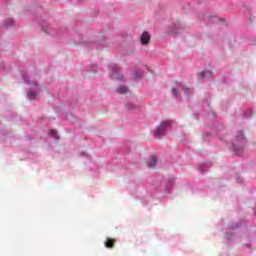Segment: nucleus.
I'll return each instance as SVG.
<instances>
[{
	"label": "nucleus",
	"mask_w": 256,
	"mask_h": 256,
	"mask_svg": "<svg viewBox=\"0 0 256 256\" xmlns=\"http://www.w3.org/2000/svg\"><path fill=\"white\" fill-rule=\"evenodd\" d=\"M171 125V121H165V122H161L156 130L154 131V135L155 137H163V135H165V132L167 131V127H169Z\"/></svg>",
	"instance_id": "nucleus-1"
},
{
	"label": "nucleus",
	"mask_w": 256,
	"mask_h": 256,
	"mask_svg": "<svg viewBox=\"0 0 256 256\" xmlns=\"http://www.w3.org/2000/svg\"><path fill=\"white\" fill-rule=\"evenodd\" d=\"M140 41L142 45H149V42L151 41V35H149L147 32H143L140 37Z\"/></svg>",
	"instance_id": "nucleus-2"
},
{
	"label": "nucleus",
	"mask_w": 256,
	"mask_h": 256,
	"mask_svg": "<svg viewBox=\"0 0 256 256\" xmlns=\"http://www.w3.org/2000/svg\"><path fill=\"white\" fill-rule=\"evenodd\" d=\"M115 243H117L116 239L107 238L104 245L107 249H113V247H115Z\"/></svg>",
	"instance_id": "nucleus-3"
},
{
	"label": "nucleus",
	"mask_w": 256,
	"mask_h": 256,
	"mask_svg": "<svg viewBox=\"0 0 256 256\" xmlns=\"http://www.w3.org/2000/svg\"><path fill=\"white\" fill-rule=\"evenodd\" d=\"M109 69L112 72V79H123V75H117V68H115L114 66H110Z\"/></svg>",
	"instance_id": "nucleus-4"
},
{
	"label": "nucleus",
	"mask_w": 256,
	"mask_h": 256,
	"mask_svg": "<svg viewBox=\"0 0 256 256\" xmlns=\"http://www.w3.org/2000/svg\"><path fill=\"white\" fill-rule=\"evenodd\" d=\"M129 89L126 86H120L117 89V92L120 93V95H125Z\"/></svg>",
	"instance_id": "nucleus-5"
},
{
	"label": "nucleus",
	"mask_w": 256,
	"mask_h": 256,
	"mask_svg": "<svg viewBox=\"0 0 256 256\" xmlns=\"http://www.w3.org/2000/svg\"><path fill=\"white\" fill-rule=\"evenodd\" d=\"M155 165H157V158L152 156L149 161V167H155Z\"/></svg>",
	"instance_id": "nucleus-6"
},
{
	"label": "nucleus",
	"mask_w": 256,
	"mask_h": 256,
	"mask_svg": "<svg viewBox=\"0 0 256 256\" xmlns=\"http://www.w3.org/2000/svg\"><path fill=\"white\" fill-rule=\"evenodd\" d=\"M210 75H212L211 71L206 70L200 73V77L203 79L205 77H210Z\"/></svg>",
	"instance_id": "nucleus-7"
},
{
	"label": "nucleus",
	"mask_w": 256,
	"mask_h": 256,
	"mask_svg": "<svg viewBox=\"0 0 256 256\" xmlns=\"http://www.w3.org/2000/svg\"><path fill=\"white\" fill-rule=\"evenodd\" d=\"M35 97H37V94H35V92H28V93H27V98H28L30 101H33V99H35Z\"/></svg>",
	"instance_id": "nucleus-8"
},
{
	"label": "nucleus",
	"mask_w": 256,
	"mask_h": 256,
	"mask_svg": "<svg viewBox=\"0 0 256 256\" xmlns=\"http://www.w3.org/2000/svg\"><path fill=\"white\" fill-rule=\"evenodd\" d=\"M141 75H143V73L139 72V71H135L134 72V77L135 79H139V77H141Z\"/></svg>",
	"instance_id": "nucleus-9"
},
{
	"label": "nucleus",
	"mask_w": 256,
	"mask_h": 256,
	"mask_svg": "<svg viewBox=\"0 0 256 256\" xmlns=\"http://www.w3.org/2000/svg\"><path fill=\"white\" fill-rule=\"evenodd\" d=\"M174 97H179V94L176 89L172 90Z\"/></svg>",
	"instance_id": "nucleus-10"
},
{
	"label": "nucleus",
	"mask_w": 256,
	"mask_h": 256,
	"mask_svg": "<svg viewBox=\"0 0 256 256\" xmlns=\"http://www.w3.org/2000/svg\"><path fill=\"white\" fill-rule=\"evenodd\" d=\"M237 141H245V137L243 135L237 137Z\"/></svg>",
	"instance_id": "nucleus-11"
},
{
	"label": "nucleus",
	"mask_w": 256,
	"mask_h": 256,
	"mask_svg": "<svg viewBox=\"0 0 256 256\" xmlns=\"http://www.w3.org/2000/svg\"><path fill=\"white\" fill-rule=\"evenodd\" d=\"M50 135H57V130H54V129L50 130Z\"/></svg>",
	"instance_id": "nucleus-12"
},
{
	"label": "nucleus",
	"mask_w": 256,
	"mask_h": 256,
	"mask_svg": "<svg viewBox=\"0 0 256 256\" xmlns=\"http://www.w3.org/2000/svg\"><path fill=\"white\" fill-rule=\"evenodd\" d=\"M234 151H236V153H237V147H235V146H234Z\"/></svg>",
	"instance_id": "nucleus-13"
}]
</instances>
